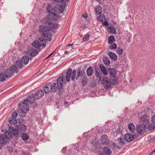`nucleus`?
Here are the masks:
<instances>
[{
	"label": "nucleus",
	"mask_w": 155,
	"mask_h": 155,
	"mask_svg": "<svg viewBox=\"0 0 155 155\" xmlns=\"http://www.w3.org/2000/svg\"><path fill=\"white\" fill-rule=\"evenodd\" d=\"M16 129L18 132H20L21 131L25 132L26 130L27 127L24 125L20 124L16 126Z\"/></svg>",
	"instance_id": "obj_15"
},
{
	"label": "nucleus",
	"mask_w": 155,
	"mask_h": 155,
	"mask_svg": "<svg viewBox=\"0 0 155 155\" xmlns=\"http://www.w3.org/2000/svg\"><path fill=\"white\" fill-rule=\"evenodd\" d=\"M63 78L62 76L59 77L57 81L53 82V84L49 82L46 84L43 87V90L45 93L52 91L56 92L58 89L61 90L63 87Z\"/></svg>",
	"instance_id": "obj_1"
},
{
	"label": "nucleus",
	"mask_w": 155,
	"mask_h": 155,
	"mask_svg": "<svg viewBox=\"0 0 155 155\" xmlns=\"http://www.w3.org/2000/svg\"><path fill=\"white\" fill-rule=\"evenodd\" d=\"M2 144H1V143H0V149H1V148L2 147Z\"/></svg>",
	"instance_id": "obj_57"
},
{
	"label": "nucleus",
	"mask_w": 155,
	"mask_h": 155,
	"mask_svg": "<svg viewBox=\"0 0 155 155\" xmlns=\"http://www.w3.org/2000/svg\"><path fill=\"white\" fill-rule=\"evenodd\" d=\"M9 130L10 132H13L14 131H15V129L12 127H10L9 128Z\"/></svg>",
	"instance_id": "obj_49"
},
{
	"label": "nucleus",
	"mask_w": 155,
	"mask_h": 155,
	"mask_svg": "<svg viewBox=\"0 0 155 155\" xmlns=\"http://www.w3.org/2000/svg\"><path fill=\"white\" fill-rule=\"evenodd\" d=\"M26 99H25L23 103L19 106L20 112L23 113V116H25V114L29 109V105Z\"/></svg>",
	"instance_id": "obj_4"
},
{
	"label": "nucleus",
	"mask_w": 155,
	"mask_h": 155,
	"mask_svg": "<svg viewBox=\"0 0 155 155\" xmlns=\"http://www.w3.org/2000/svg\"><path fill=\"white\" fill-rule=\"evenodd\" d=\"M6 76L4 73H0V81L3 82L6 79Z\"/></svg>",
	"instance_id": "obj_38"
},
{
	"label": "nucleus",
	"mask_w": 155,
	"mask_h": 155,
	"mask_svg": "<svg viewBox=\"0 0 155 155\" xmlns=\"http://www.w3.org/2000/svg\"><path fill=\"white\" fill-rule=\"evenodd\" d=\"M68 51H65V52H64L65 53V54L67 53H68Z\"/></svg>",
	"instance_id": "obj_58"
},
{
	"label": "nucleus",
	"mask_w": 155,
	"mask_h": 155,
	"mask_svg": "<svg viewBox=\"0 0 155 155\" xmlns=\"http://www.w3.org/2000/svg\"><path fill=\"white\" fill-rule=\"evenodd\" d=\"M108 55L110 58L111 60L114 61H116L117 58V56L113 52H109L108 54Z\"/></svg>",
	"instance_id": "obj_22"
},
{
	"label": "nucleus",
	"mask_w": 155,
	"mask_h": 155,
	"mask_svg": "<svg viewBox=\"0 0 155 155\" xmlns=\"http://www.w3.org/2000/svg\"><path fill=\"white\" fill-rule=\"evenodd\" d=\"M38 53L37 51L33 48H30L27 49L26 52L27 55H30L31 56L34 57Z\"/></svg>",
	"instance_id": "obj_10"
},
{
	"label": "nucleus",
	"mask_w": 155,
	"mask_h": 155,
	"mask_svg": "<svg viewBox=\"0 0 155 155\" xmlns=\"http://www.w3.org/2000/svg\"><path fill=\"white\" fill-rule=\"evenodd\" d=\"M21 61L22 63L24 64H27L29 61V58L26 56H24L22 57L21 60Z\"/></svg>",
	"instance_id": "obj_23"
},
{
	"label": "nucleus",
	"mask_w": 155,
	"mask_h": 155,
	"mask_svg": "<svg viewBox=\"0 0 155 155\" xmlns=\"http://www.w3.org/2000/svg\"><path fill=\"white\" fill-rule=\"evenodd\" d=\"M36 99V97L35 95L33 93L30 94L29 97L26 100L30 103H33L35 101V100Z\"/></svg>",
	"instance_id": "obj_14"
},
{
	"label": "nucleus",
	"mask_w": 155,
	"mask_h": 155,
	"mask_svg": "<svg viewBox=\"0 0 155 155\" xmlns=\"http://www.w3.org/2000/svg\"><path fill=\"white\" fill-rule=\"evenodd\" d=\"M58 24L55 23H51L50 25L48 27L50 28V30L51 29H56L58 28Z\"/></svg>",
	"instance_id": "obj_30"
},
{
	"label": "nucleus",
	"mask_w": 155,
	"mask_h": 155,
	"mask_svg": "<svg viewBox=\"0 0 155 155\" xmlns=\"http://www.w3.org/2000/svg\"><path fill=\"white\" fill-rule=\"evenodd\" d=\"M151 121L153 123L155 124V114L152 117Z\"/></svg>",
	"instance_id": "obj_52"
},
{
	"label": "nucleus",
	"mask_w": 155,
	"mask_h": 155,
	"mask_svg": "<svg viewBox=\"0 0 155 155\" xmlns=\"http://www.w3.org/2000/svg\"><path fill=\"white\" fill-rule=\"evenodd\" d=\"M83 16L85 18H86L87 17V16L86 15L84 14L83 15Z\"/></svg>",
	"instance_id": "obj_55"
},
{
	"label": "nucleus",
	"mask_w": 155,
	"mask_h": 155,
	"mask_svg": "<svg viewBox=\"0 0 155 155\" xmlns=\"http://www.w3.org/2000/svg\"><path fill=\"white\" fill-rule=\"evenodd\" d=\"M65 5V4H56L54 8V11L58 13H61L64 10Z\"/></svg>",
	"instance_id": "obj_6"
},
{
	"label": "nucleus",
	"mask_w": 155,
	"mask_h": 155,
	"mask_svg": "<svg viewBox=\"0 0 155 155\" xmlns=\"http://www.w3.org/2000/svg\"><path fill=\"white\" fill-rule=\"evenodd\" d=\"M95 76L96 77L98 78V80H99V78L101 77H100V74L97 71H96V73L95 74Z\"/></svg>",
	"instance_id": "obj_51"
},
{
	"label": "nucleus",
	"mask_w": 155,
	"mask_h": 155,
	"mask_svg": "<svg viewBox=\"0 0 155 155\" xmlns=\"http://www.w3.org/2000/svg\"><path fill=\"white\" fill-rule=\"evenodd\" d=\"M99 67L104 74L107 75V74L108 73L107 69L105 68L102 64H100Z\"/></svg>",
	"instance_id": "obj_27"
},
{
	"label": "nucleus",
	"mask_w": 155,
	"mask_h": 155,
	"mask_svg": "<svg viewBox=\"0 0 155 155\" xmlns=\"http://www.w3.org/2000/svg\"><path fill=\"white\" fill-rule=\"evenodd\" d=\"M137 130L140 134H144L146 131L145 127L142 125H140L137 127Z\"/></svg>",
	"instance_id": "obj_17"
},
{
	"label": "nucleus",
	"mask_w": 155,
	"mask_h": 155,
	"mask_svg": "<svg viewBox=\"0 0 155 155\" xmlns=\"http://www.w3.org/2000/svg\"><path fill=\"white\" fill-rule=\"evenodd\" d=\"M98 19L101 21H103L104 20H105L106 19L105 17L103 15H101L97 17Z\"/></svg>",
	"instance_id": "obj_41"
},
{
	"label": "nucleus",
	"mask_w": 155,
	"mask_h": 155,
	"mask_svg": "<svg viewBox=\"0 0 155 155\" xmlns=\"http://www.w3.org/2000/svg\"><path fill=\"white\" fill-rule=\"evenodd\" d=\"M81 84L84 87L86 85L87 83V80L86 77L84 76L83 78L81 79Z\"/></svg>",
	"instance_id": "obj_40"
},
{
	"label": "nucleus",
	"mask_w": 155,
	"mask_h": 155,
	"mask_svg": "<svg viewBox=\"0 0 155 155\" xmlns=\"http://www.w3.org/2000/svg\"><path fill=\"white\" fill-rule=\"evenodd\" d=\"M117 52L119 55H121L122 54L123 49L120 47H118L117 49Z\"/></svg>",
	"instance_id": "obj_42"
},
{
	"label": "nucleus",
	"mask_w": 155,
	"mask_h": 155,
	"mask_svg": "<svg viewBox=\"0 0 155 155\" xmlns=\"http://www.w3.org/2000/svg\"><path fill=\"white\" fill-rule=\"evenodd\" d=\"M53 53V52H52L51 53L50 55H49L47 57V58H48Z\"/></svg>",
	"instance_id": "obj_56"
},
{
	"label": "nucleus",
	"mask_w": 155,
	"mask_h": 155,
	"mask_svg": "<svg viewBox=\"0 0 155 155\" xmlns=\"http://www.w3.org/2000/svg\"><path fill=\"white\" fill-rule=\"evenodd\" d=\"M92 144L94 146L97 147V148L100 149L102 148V147L100 145L99 143L96 139H94L91 142Z\"/></svg>",
	"instance_id": "obj_21"
},
{
	"label": "nucleus",
	"mask_w": 155,
	"mask_h": 155,
	"mask_svg": "<svg viewBox=\"0 0 155 155\" xmlns=\"http://www.w3.org/2000/svg\"><path fill=\"white\" fill-rule=\"evenodd\" d=\"M44 93L42 90H40L37 91L35 94L36 99H38L41 98L43 95Z\"/></svg>",
	"instance_id": "obj_19"
},
{
	"label": "nucleus",
	"mask_w": 155,
	"mask_h": 155,
	"mask_svg": "<svg viewBox=\"0 0 155 155\" xmlns=\"http://www.w3.org/2000/svg\"><path fill=\"white\" fill-rule=\"evenodd\" d=\"M5 136L8 140L12 137V132L8 130H6L4 133Z\"/></svg>",
	"instance_id": "obj_28"
},
{
	"label": "nucleus",
	"mask_w": 155,
	"mask_h": 155,
	"mask_svg": "<svg viewBox=\"0 0 155 155\" xmlns=\"http://www.w3.org/2000/svg\"><path fill=\"white\" fill-rule=\"evenodd\" d=\"M55 2H57L61 3L64 0H54Z\"/></svg>",
	"instance_id": "obj_53"
},
{
	"label": "nucleus",
	"mask_w": 155,
	"mask_h": 155,
	"mask_svg": "<svg viewBox=\"0 0 155 155\" xmlns=\"http://www.w3.org/2000/svg\"><path fill=\"white\" fill-rule=\"evenodd\" d=\"M39 30L40 32L43 33L45 32L49 31L50 30V28L48 26L41 25L39 26Z\"/></svg>",
	"instance_id": "obj_11"
},
{
	"label": "nucleus",
	"mask_w": 155,
	"mask_h": 155,
	"mask_svg": "<svg viewBox=\"0 0 155 155\" xmlns=\"http://www.w3.org/2000/svg\"><path fill=\"white\" fill-rule=\"evenodd\" d=\"M147 115H144L142 116L140 118V120L143 122L144 124V122H146L147 124L149 123V121L147 119Z\"/></svg>",
	"instance_id": "obj_34"
},
{
	"label": "nucleus",
	"mask_w": 155,
	"mask_h": 155,
	"mask_svg": "<svg viewBox=\"0 0 155 155\" xmlns=\"http://www.w3.org/2000/svg\"><path fill=\"white\" fill-rule=\"evenodd\" d=\"M22 139L24 140H27L28 138V136L25 133L22 134L21 136Z\"/></svg>",
	"instance_id": "obj_39"
},
{
	"label": "nucleus",
	"mask_w": 155,
	"mask_h": 155,
	"mask_svg": "<svg viewBox=\"0 0 155 155\" xmlns=\"http://www.w3.org/2000/svg\"><path fill=\"white\" fill-rule=\"evenodd\" d=\"M8 121L10 124L13 125L16 124L17 122L16 119L12 117L9 118Z\"/></svg>",
	"instance_id": "obj_35"
},
{
	"label": "nucleus",
	"mask_w": 155,
	"mask_h": 155,
	"mask_svg": "<svg viewBox=\"0 0 155 155\" xmlns=\"http://www.w3.org/2000/svg\"><path fill=\"white\" fill-rule=\"evenodd\" d=\"M109 48L111 49H115L117 48V45L115 43H112L110 45Z\"/></svg>",
	"instance_id": "obj_43"
},
{
	"label": "nucleus",
	"mask_w": 155,
	"mask_h": 155,
	"mask_svg": "<svg viewBox=\"0 0 155 155\" xmlns=\"http://www.w3.org/2000/svg\"><path fill=\"white\" fill-rule=\"evenodd\" d=\"M109 75L112 77H114L116 75L117 71L114 69L110 68L108 70Z\"/></svg>",
	"instance_id": "obj_25"
},
{
	"label": "nucleus",
	"mask_w": 155,
	"mask_h": 155,
	"mask_svg": "<svg viewBox=\"0 0 155 155\" xmlns=\"http://www.w3.org/2000/svg\"><path fill=\"white\" fill-rule=\"evenodd\" d=\"M153 152H155V150H153Z\"/></svg>",
	"instance_id": "obj_60"
},
{
	"label": "nucleus",
	"mask_w": 155,
	"mask_h": 155,
	"mask_svg": "<svg viewBox=\"0 0 155 155\" xmlns=\"http://www.w3.org/2000/svg\"><path fill=\"white\" fill-rule=\"evenodd\" d=\"M128 128L131 132H134L136 129L134 124L133 123L130 124L128 126Z\"/></svg>",
	"instance_id": "obj_31"
},
{
	"label": "nucleus",
	"mask_w": 155,
	"mask_h": 155,
	"mask_svg": "<svg viewBox=\"0 0 155 155\" xmlns=\"http://www.w3.org/2000/svg\"><path fill=\"white\" fill-rule=\"evenodd\" d=\"M101 141L102 143L105 145H107L109 143L107 136L106 135H104L101 137Z\"/></svg>",
	"instance_id": "obj_12"
},
{
	"label": "nucleus",
	"mask_w": 155,
	"mask_h": 155,
	"mask_svg": "<svg viewBox=\"0 0 155 155\" xmlns=\"http://www.w3.org/2000/svg\"><path fill=\"white\" fill-rule=\"evenodd\" d=\"M95 11L96 13L98 15L101 14L102 13L101 8L99 5L96 6L95 7Z\"/></svg>",
	"instance_id": "obj_32"
},
{
	"label": "nucleus",
	"mask_w": 155,
	"mask_h": 155,
	"mask_svg": "<svg viewBox=\"0 0 155 155\" xmlns=\"http://www.w3.org/2000/svg\"><path fill=\"white\" fill-rule=\"evenodd\" d=\"M14 72H15L14 68H12V66L10 68L6 70L4 72V74L6 78H9L13 75Z\"/></svg>",
	"instance_id": "obj_7"
},
{
	"label": "nucleus",
	"mask_w": 155,
	"mask_h": 155,
	"mask_svg": "<svg viewBox=\"0 0 155 155\" xmlns=\"http://www.w3.org/2000/svg\"><path fill=\"white\" fill-rule=\"evenodd\" d=\"M103 60L104 64L106 65H109L110 64V62L108 58L107 57H104Z\"/></svg>",
	"instance_id": "obj_36"
},
{
	"label": "nucleus",
	"mask_w": 155,
	"mask_h": 155,
	"mask_svg": "<svg viewBox=\"0 0 155 155\" xmlns=\"http://www.w3.org/2000/svg\"><path fill=\"white\" fill-rule=\"evenodd\" d=\"M148 128L149 129L151 130L154 129L155 127L153 124H151L148 126Z\"/></svg>",
	"instance_id": "obj_48"
},
{
	"label": "nucleus",
	"mask_w": 155,
	"mask_h": 155,
	"mask_svg": "<svg viewBox=\"0 0 155 155\" xmlns=\"http://www.w3.org/2000/svg\"><path fill=\"white\" fill-rule=\"evenodd\" d=\"M122 139L121 137H119L118 138L117 141L119 142V144L120 145H123L124 144V143L123 140H122Z\"/></svg>",
	"instance_id": "obj_44"
},
{
	"label": "nucleus",
	"mask_w": 155,
	"mask_h": 155,
	"mask_svg": "<svg viewBox=\"0 0 155 155\" xmlns=\"http://www.w3.org/2000/svg\"><path fill=\"white\" fill-rule=\"evenodd\" d=\"M108 31L111 34H115L116 33V28L112 25H111L108 27Z\"/></svg>",
	"instance_id": "obj_24"
},
{
	"label": "nucleus",
	"mask_w": 155,
	"mask_h": 155,
	"mask_svg": "<svg viewBox=\"0 0 155 155\" xmlns=\"http://www.w3.org/2000/svg\"><path fill=\"white\" fill-rule=\"evenodd\" d=\"M73 45V44H68L67 45V47H68V46H72Z\"/></svg>",
	"instance_id": "obj_54"
},
{
	"label": "nucleus",
	"mask_w": 155,
	"mask_h": 155,
	"mask_svg": "<svg viewBox=\"0 0 155 155\" xmlns=\"http://www.w3.org/2000/svg\"><path fill=\"white\" fill-rule=\"evenodd\" d=\"M93 72V69L92 67H89L87 70V75L89 76H91Z\"/></svg>",
	"instance_id": "obj_29"
},
{
	"label": "nucleus",
	"mask_w": 155,
	"mask_h": 155,
	"mask_svg": "<svg viewBox=\"0 0 155 155\" xmlns=\"http://www.w3.org/2000/svg\"><path fill=\"white\" fill-rule=\"evenodd\" d=\"M47 19L51 21H54L56 20L58 18L57 15L54 12H50L47 15Z\"/></svg>",
	"instance_id": "obj_9"
},
{
	"label": "nucleus",
	"mask_w": 155,
	"mask_h": 155,
	"mask_svg": "<svg viewBox=\"0 0 155 155\" xmlns=\"http://www.w3.org/2000/svg\"><path fill=\"white\" fill-rule=\"evenodd\" d=\"M4 136L0 135V142L2 144L5 145L8 143L9 141Z\"/></svg>",
	"instance_id": "obj_13"
},
{
	"label": "nucleus",
	"mask_w": 155,
	"mask_h": 155,
	"mask_svg": "<svg viewBox=\"0 0 155 155\" xmlns=\"http://www.w3.org/2000/svg\"><path fill=\"white\" fill-rule=\"evenodd\" d=\"M115 40L114 37L113 35H111L108 38V42L109 44H112Z\"/></svg>",
	"instance_id": "obj_37"
},
{
	"label": "nucleus",
	"mask_w": 155,
	"mask_h": 155,
	"mask_svg": "<svg viewBox=\"0 0 155 155\" xmlns=\"http://www.w3.org/2000/svg\"><path fill=\"white\" fill-rule=\"evenodd\" d=\"M89 35L87 34L85 37H84L83 38V40L84 41H88L89 38Z\"/></svg>",
	"instance_id": "obj_46"
},
{
	"label": "nucleus",
	"mask_w": 155,
	"mask_h": 155,
	"mask_svg": "<svg viewBox=\"0 0 155 155\" xmlns=\"http://www.w3.org/2000/svg\"><path fill=\"white\" fill-rule=\"evenodd\" d=\"M42 36L44 38H43V39L44 40L45 39L46 41H51V35L49 33H43L42 34Z\"/></svg>",
	"instance_id": "obj_18"
},
{
	"label": "nucleus",
	"mask_w": 155,
	"mask_h": 155,
	"mask_svg": "<svg viewBox=\"0 0 155 155\" xmlns=\"http://www.w3.org/2000/svg\"><path fill=\"white\" fill-rule=\"evenodd\" d=\"M85 75V72L82 70L78 71L76 77V79L78 80L79 77H81V78Z\"/></svg>",
	"instance_id": "obj_26"
},
{
	"label": "nucleus",
	"mask_w": 155,
	"mask_h": 155,
	"mask_svg": "<svg viewBox=\"0 0 155 155\" xmlns=\"http://www.w3.org/2000/svg\"><path fill=\"white\" fill-rule=\"evenodd\" d=\"M124 139L127 142H130L134 140V137L130 134H127L125 135Z\"/></svg>",
	"instance_id": "obj_16"
},
{
	"label": "nucleus",
	"mask_w": 155,
	"mask_h": 155,
	"mask_svg": "<svg viewBox=\"0 0 155 155\" xmlns=\"http://www.w3.org/2000/svg\"><path fill=\"white\" fill-rule=\"evenodd\" d=\"M103 150V152L101 153L103 155H110L111 153V150L107 147H104Z\"/></svg>",
	"instance_id": "obj_20"
},
{
	"label": "nucleus",
	"mask_w": 155,
	"mask_h": 155,
	"mask_svg": "<svg viewBox=\"0 0 155 155\" xmlns=\"http://www.w3.org/2000/svg\"><path fill=\"white\" fill-rule=\"evenodd\" d=\"M48 20L47 19H44L43 21V23L45 24L48 25H50L51 22H50V21H48Z\"/></svg>",
	"instance_id": "obj_47"
},
{
	"label": "nucleus",
	"mask_w": 155,
	"mask_h": 155,
	"mask_svg": "<svg viewBox=\"0 0 155 155\" xmlns=\"http://www.w3.org/2000/svg\"><path fill=\"white\" fill-rule=\"evenodd\" d=\"M102 24L103 25H105L106 26L109 25L107 21H106L104 22H102Z\"/></svg>",
	"instance_id": "obj_50"
},
{
	"label": "nucleus",
	"mask_w": 155,
	"mask_h": 155,
	"mask_svg": "<svg viewBox=\"0 0 155 155\" xmlns=\"http://www.w3.org/2000/svg\"><path fill=\"white\" fill-rule=\"evenodd\" d=\"M32 46L36 48H39L41 46L43 47L46 45V42L42 38H39L37 41L33 42L32 44Z\"/></svg>",
	"instance_id": "obj_5"
},
{
	"label": "nucleus",
	"mask_w": 155,
	"mask_h": 155,
	"mask_svg": "<svg viewBox=\"0 0 155 155\" xmlns=\"http://www.w3.org/2000/svg\"><path fill=\"white\" fill-rule=\"evenodd\" d=\"M98 82L99 84H103L104 88L106 89L109 88L111 84L110 81L106 77H104L103 78L99 77Z\"/></svg>",
	"instance_id": "obj_2"
},
{
	"label": "nucleus",
	"mask_w": 155,
	"mask_h": 155,
	"mask_svg": "<svg viewBox=\"0 0 155 155\" xmlns=\"http://www.w3.org/2000/svg\"><path fill=\"white\" fill-rule=\"evenodd\" d=\"M54 8L52 5L51 4H48L46 8L47 12L49 13L52 12L51 11H54Z\"/></svg>",
	"instance_id": "obj_33"
},
{
	"label": "nucleus",
	"mask_w": 155,
	"mask_h": 155,
	"mask_svg": "<svg viewBox=\"0 0 155 155\" xmlns=\"http://www.w3.org/2000/svg\"><path fill=\"white\" fill-rule=\"evenodd\" d=\"M76 75V71L75 70L72 71L71 68H69L66 72V76L65 78L66 81L67 82H68L70 80V79L72 81H73L75 79Z\"/></svg>",
	"instance_id": "obj_3"
},
{
	"label": "nucleus",
	"mask_w": 155,
	"mask_h": 155,
	"mask_svg": "<svg viewBox=\"0 0 155 155\" xmlns=\"http://www.w3.org/2000/svg\"><path fill=\"white\" fill-rule=\"evenodd\" d=\"M86 134V133H84V134H83V136H84V134Z\"/></svg>",
	"instance_id": "obj_59"
},
{
	"label": "nucleus",
	"mask_w": 155,
	"mask_h": 155,
	"mask_svg": "<svg viewBox=\"0 0 155 155\" xmlns=\"http://www.w3.org/2000/svg\"><path fill=\"white\" fill-rule=\"evenodd\" d=\"M21 60H18L15 62V64L12 66V68H14L15 72L17 73L18 72V69H20L22 66V64Z\"/></svg>",
	"instance_id": "obj_8"
},
{
	"label": "nucleus",
	"mask_w": 155,
	"mask_h": 155,
	"mask_svg": "<svg viewBox=\"0 0 155 155\" xmlns=\"http://www.w3.org/2000/svg\"><path fill=\"white\" fill-rule=\"evenodd\" d=\"M11 116L13 118H15L18 116V114L16 111L12 112L11 114Z\"/></svg>",
	"instance_id": "obj_45"
}]
</instances>
